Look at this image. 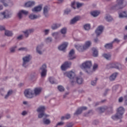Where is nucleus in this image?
Returning a JSON list of instances; mask_svg holds the SVG:
<instances>
[{
    "label": "nucleus",
    "mask_w": 127,
    "mask_h": 127,
    "mask_svg": "<svg viewBox=\"0 0 127 127\" xmlns=\"http://www.w3.org/2000/svg\"><path fill=\"white\" fill-rule=\"evenodd\" d=\"M82 114V109L80 108H78L74 114V116H78V115H81Z\"/></svg>",
    "instance_id": "e433bc0d"
},
{
    "label": "nucleus",
    "mask_w": 127,
    "mask_h": 127,
    "mask_svg": "<svg viewBox=\"0 0 127 127\" xmlns=\"http://www.w3.org/2000/svg\"><path fill=\"white\" fill-rule=\"evenodd\" d=\"M61 26V24L60 23H56L54 24L52 26V29L53 30H55V29H57V28H59Z\"/></svg>",
    "instance_id": "5701e85b"
},
{
    "label": "nucleus",
    "mask_w": 127,
    "mask_h": 127,
    "mask_svg": "<svg viewBox=\"0 0 127 127\" xmlns=\"http://www.w3.org/2000/svg\"><path fill=\"white\" fill-rule=\"evenodd\" d=\"M91 67H92V62L91 61H86L80 65V68L84 69L87 74H92L93 73V71L91 69Z\"/></svg>",
    "instance_id": "f03ea898"
},
{
    "label": "nucleus",
    "mask_w": 127,
    "mask_h": 127,
    "mask_svg": "<svg viewBox=\"0 0 127 127\" xmlns=\"http://www.w3.org/2000/svg\"><path fill=\"white\" fill-rule=\"evenodd\" d=\"M81 19L80 16H76L74 17L73 19H72L69 23L70 24H75V23H77V21H79V20Z\"/></svg>",
    "instance_id": "dca6fc26"
},
{
    "label": "nucleus",
    "mask_w": 127,
    "mask_h": 127,
    "mask_svg": "<svg viewBox=\"0 0 127 127\" xmlns=\"http://www.w3.org/2000/svg\"><path fill=\"white\" fill-rule=\"evenodd\" d=\"M4 16L1 14V13L0 14V20H2V19H4Z\"/></svg>",
    "instance_id": "13d9d810"
},
{
    "label": "nucleus",
    "mask_w": 127,
    "mask_h": 127,
    "mask_svg": "<svg viewBox=\"0 0 127 127\" xmlns=\"http://www.w3.org/2000/svg\"><path fill=\"white\" fill-rule=\"evenodd\" d=\"M34 30L33 29H30L28 30H27L25 31H23V33L24 34V36L27 38L28 37L29 34H30L31 33H33V32H34Z\"/></svg>",
    "instance_id": "a211bd4d"
},
{
    "label": "nucleus",
    "mask_w": 127,
    "mask_h": 127,
    "mask_svg": "<svg viewBox=\"0 0 127 127\" xmlns=\"http://www.w3.org/2000/svg\"><path fill=\"white\" fill-rule=\"evenodd\" d=\"M37 112L38 113H40L38 114L39 119H42L43 117H45L47 118V117H49L48 115L45 113V106H40L37 109Z\"/></svg>",
    "instance_id": "423d86ee"
},
{
    "label": "nucleus",
    "mask_w": 127,
    "mask_h": 127,
    "mask_svg": "<svg viewBox=\"0 0 127 127\" xmlns=\"http://www.w3.org/2000/svg\"><path fill=\"white\" fill-rule=\"evenodd\" d=\"M45 42L46 43H50V42H52V38L48 37L45 39Z\"/></svg>",
    "instance_id": "37998d69"
},
{
    "label": "nucleus",
    "mask_w": 127,
    "mask_h": 127,
    "mask_svg": "<svg viewBox=\"0 0 127 127\" xmlns=\"http://www.w3.org/2000/svg\"><path fill=\"white\" fill-rule=\"evenodd\" d=\"M117 76H118V73L117 72L114 73L112 75H111L110 77V81H114L116 78H117Z\"/></svg>",
    "instance_id": "cd10ccee"
},
{
    "label": "nucleus",
    "mask_w": 127,
    "mask_h": 127,
    "mask_svg": "<svg viewBox=\"0 0 127 127\" xmlns=\"http://www.w3.org/2000/svg\"><path fill=\"white\" fill-rule=\"evenodd\" d=\"M30 57V55H28L23 58V66L25 67V68H26V67L28 66V62H29L31 59Z\"/></svg>",
    "instance_id": "6e6552de"
},
{
    "label": "nucleus",
    "mask_w": 127,
    "mask_h": 127,
    "mask_svg": "<svg viewBox=\"0 0 127 127\" xmlns=\"http://www.w3.org/2000/svg\"><path fill=\"white\" fill-rule=\"evenodd\" d=\"M22 38H23V35H21L17 37V39H18L19 40H21Z\"/></svg>",
    "instance_id": "680f3d73"
},
{
    "label": "nucleus",
    "mask_w": 127,
    "mask_h": 127,
    "mask_svg": "<svg viewBox=\"0 0 127 127\" xmlns=\"http://www.w3.org/2000/svg\"><path fill=\"white\" fill-rule=\"evenodd\" d=\"M66 75L68 78L70 79V82L71 85H75L77 83L80 85L84 82V79L81 76H76L75 72L73 71H69L66 73Z\"/></svg>",
    "instance_id": "f257e3e1"
},
{
    "label": "nucleus",
    "mask_w": 127,
    "mask_h": 127,
    "mask_svg": "<svg viewBox=\"0 0 127 127\" xmlns=\"http://www.w3.org/2000/svg\"><path fill=\"white\" fill-rule=\"evenodd\" d=\"M64 64L65 65L66 68H70L71 65H72V63L71 62H65Z\"/></svg>",
    "instance_id": "4c0bfd02"
},
{
    "label": "nucleus",
    "mask_w": 127,
    "mask_h": 127,
    "mask_svg": "<svg viewBox=\"0 0 127 127\" xmlns=\"http://www.w3.org/2000/svg\"><path fill=\"white\" fill-rule=\"evenodd\" d=\"M40 72H41V77H45L47 73V66L46 64H44L40 68Z\"/></svg>",
    "instance_id": "0eeeda50"
},
{
    "label": "nucleus",
    "mask_w": 127,
    "mask_h": 127,
    "mask_svg": "<svg viewBox=\"0 0 127 127\" xmlns=\"http://www.w3.org/2000/svg\"><path fill=\"white\" fill-rule=\"evenodd\" d=\"M91 26L90 25V24H86L85 25H84V28L85 29V30H89V29H90Z\"/></svg>",
    "instance_id": "79ce46f5"
},
{
    "label": "nucleus",
    "mask_w": 127,
    "mask_h": 127,
    "mask_svg": "<svg viewBox=\"0 0 127 127\" xmlns=\"http://www.w3.org/2000/svg\"><path fill=\"white\" fill-rule=\"evenodd\" d=\"M49 7L45 6L43 8V13L45 17H48L49 16Z\"/></svg>",
    "instance_id": "4468645a"
},
{
    "label": "nucleus",
    "mask_w": 127,
    "mask_h": 127,
    "mask_svg": "<svg viewBox=\"0 0 127 127\" xmlns=\"http://www.w3.org/2000/svg\"><path fill=\"white\" fill-rule=\"evenodd\" d=\"M1 14L4 16V18H10L11 15H12V13L8 10H5L1 12Z\"/></svg>",
    "instance_id": "9d476101"
},
{
    "label": "nucleus",
    "mask_w": 127,
    "mask_h": 127,
    "mask_svg": "<svg viewBox=\"0 0 127 127\" xmlns=\"http://www.w3.org/2000/svg\"><path fill=\"white\" fill-rule=\"evenodd\" d=\"M108 68H115V69H121L122 64L118 63H113L112 64H109L107 65Z\"/></svg>",
    "instance_id": "1a4fd4ad"
},
{
    "label": "nucleus",
    "mask_w": 127,
    "mask_h": 127,
    "mask_svg": "<svg viewBox=\"0 0 127 127\" xmlns=\"http://www.w3.org/2000/svg\"><path fill=\"white\" fill-rule=\"evenodd\" d=\"M124 113H125V108L123 107H120L117 109L116 114L112 117V119L114 121H116V120H119L120 119H123Z\"/></svg>",
    "instance_id": "20e7f679"
},
{
    "label": "nucleus",
    "mask_w": 127,
    "mask_h": 127,
    "mask_svg": "<svg viewBox=\"0 0 127 127\" xmlns=\"http://www.w3.org/2000/svg\"><path fill=\"white\" fill-rule=\"evenodd\" d=\"M123 101H124V98L123 97L119 98V103H123Z\"/></svg>",
    "instance_id": "bf43d9fd"
},
{
    "label": "nucleus",
    "mask_w": 127,
    "mask_h": 127,
    "mask_svg": "<svg viewBox=\"0 0 127 127\" xmlns=\"http://www.w3.org/2000/svg\"><path fill=\"white\" fill-rule=\"evenodd\" d=\"M19 51H27V48L21 47L18 49Z\"/></svg>",
    "instance_id": "09e8293b"
},
{
    "label": "nucleus",
    "mask_w": 127,
    "mask_h": 127,
    "mask_svg": "<svg viewBox=\"0 0 127 127\" xmlns=\"http://www.w3.org/2000/svg\"><path fill=\"white\" fill-rule=\"evenodd\" d=\"M0 2L3 3L4 6H8L9 4L10 0H0Z\"/></svg>",
    "instance_id": "b1692460"
},
{
    "label": "nucleus",
    "mask_w": 127,
    "mask_h": 127,
    "mask_svg": "<svg viewBox=\"0 0 127 127\" xmlns=\"http://www.w3.org/2000/svg\"><path fill=\"white\" fill-rule=\"evenodd\" d=\"M120 40H119L118 38H115L113 42H112V44H114L115 42H116L117 43H119L120 42Z\"/></svg>",
    "instance_id": "4d7b16f0"
},
{
    "label": "nucleus",
    "mask_w": 127,
    "mask_h": 127,
    "mask_svg": "<svg viewBox=\"0 0 127 127\" xmlns=\"http://www.w3.org/2000/svg\"><path fill=\"white\" fill-rule=\"evenodd\" d=\"M40 15H35V14H31L29 15V18H30V19H37V18H39V17H40Z\"/></svg>",
    "instance_id": "4be33fe9"
},
{
    "label": "nucleus",
    "mask_w": 127,
    "mask_h": 127,
    "mask_svg": "<svg viewBox=\"0 0 127 127\" xmlns=\"http://www.w3.org/2000/svg\"><path fill=\"white\" fill-rule=\"evenodd\" d=\"M16 46H14L10 49L11 53H14L15 52V49H16Z\"/></svg>",
    "instance_id": "49530a36"
},
{
    "label": "nucleus",
    "mask_w": 127,
    "mask_h": 127,
    "mask_svg": "<svg viewBox=\"0 0 127 127\" xmlns=\"http://www.w3.org/2000/svg\"><path fill=\"white\" fill-rule=\"evenodd\" d=\"M91 44H92L91 41H87L85 42V44L83 46L79 45H75V47L79 52H83L85 50H87L91 46Z\"/></svg>",
    "instance_id": "39448f33"
},
{
    "label": "nucleus",
    "mask_w": 127,
    "mask_h": 127,
    "mask_svg": "<svg viewBox=\"0 0 127 127\" xmlns=\"http://www.w3.org/2000/svg\"><path fill=\"white\" fill-rule=\"evenodd\" d=\"M49 81L51 84H55V79L53 77H50Z\"/></svg>",
    "instance_id": "de8ad7c7"
},
{
    "label": "nucleus",
    "mask_w": 127,
    "mask_h": 127,
    "mask_svg": "<svg viewBox=\"0 0 127 127\" xmlns=\"http://www.w3.org/2000/svg\"><path fill=\"white\" fill-rule=\"evenodd\" d=\"M41 49H42V46L39 45L36 48V52L38 54H40V55H42V52L41 51Z\"/></svg>",
    "instance_id": "bb28decb"
},
{
    "label": "nucleus",
    "mask_w": 127,
    "mask_h": 127,
    "mask_svg": "<svg viewBox=\"0 0 127 127\" xmlns=\"http://www.w3.org/2000/svg\"><path fill=\"white\" fill-rule=\"evenodd\" d=\"M116 4L113 5L111 7V9L113 10H118V9H121L124 8L125 6H127V1L124 0H117Z\"/></svg>",
    "instance_id": "7ed1b4c3"
},
{
    "label": "nucleus",
    "mask_w": 127,
    "mask_h": 127,
    "mask_svg": "<svg viewBox=\"0 0 127 127\" xmlns=\"http://www.w3.org/2000/svg\"><path fill=\"white\" fill-rule=\"evenodd\" d=\"M70 12H71V10L70 9H66L64 11V13H65V14H68Z\"/></svg>",
    "instance_id": "6e6d98bb"
},
{
    "label": "nucleus",
    "mask_w": 127,
    "mask_h": 127,
    "mask_svg": "<svg viewBox=\"0 0 127 127\" xmlns=\"http://www.w3.org/2000/svg\"><path fill=\"white\" fill-rule=\"evenodd\" d=\"M74 54H75V51L72 49L69 52L68 55V60H73V59H75V58H76V57Z\"/></svg>",
    "instance_id": "2eb2a0df"
},
{
    "label": "nucleus",
    "mask_w": 127,
    "mask_h": 127,
    "mask_svg": "<svg viewBox=\"0 0 127 127\" xmlns=\"http://www.w3.org/2000/svg\"><path fill=\"white\" fill-rule=\"evenodd\" d=\"M35 2L34 1H29L26 3H25V6L26 7H30L31 6H33V5H35Z\"/></svg>",
    "instance_id": "aec40b11"
},
{
    "label": "nucleus",
    "mask_w": 127,
    "mask_h": 127,
    "mask_svg": "<svg viewBox=\"0 0 127 127\" xmlns=\"http://www.w3.org/2000/svg\"><path fill=\"white\" fill-rule=\"evenodd\" d=\"M58 90L60 91V92H64L65 88L61 85H59L58 87Z\"/></svg>",
    "instance_id": "a19ab883"
},
{
    "label": "nucleus",
    "mask_w": 127,
    "mask_h": 127,
    "mask_svg": "<svg viewBox=\"0 0 127 127\" xmlns=\"http://www.w3.org/2000/svg\"><path fill=\"white\" fill-rule=\"evenodd\" d=\"M67 68V67L65 66L64 64H63L61 66V69L62 70V71H65Z\"/></svg>",
    "instance_id": "a18cd8bd"
},
{
    "label": "nucleus",
    "mask_w": 127,
    "mask_h": 127,
    "mask_svg": "<svg viewBox=\"0 0 127 127\" xmlns=\"http://www.w3.org/2000/svg\"><path fill=\"white\" fill-rule=\"evenodd\" d=\"M91 15L92 16H94V17H96V16H98L100 14V12L98 11H94L91 12Z\"/></svg>",
    "instance_id": "72a5a7b5"
},
{
    "label": "nucleus",
    "mask_w": 127,
    "mask_h": 127,
    "mask_svg": "<svg viewBox=\"0 0 127 127\" xmlns=\"http://www.w3.org/2000/svg\"><path fill=\"white\" fill-rule=\"evenodd\" d=\"M105 19H106L107 21H112V20H113V18L111 15H107V16L105 17Z\"/></svg>",
    "instance_id": "ea45409f"
},
{
    "label": "nucleus",
    "mask_w": 127,
    "mask_h": 127,
    "mask_svg": "<svg viewBox=\"0 0 127 127\" xmlns=\"http://www.w3.org/2000/svg\"><path fill=\"white\" fill-rule=\"evenodd\" d=\"M4 29H5V28L4 27V26L0 25V31L4 30Z\"/></svg>",
    "instance_id": "0e129e2a"
},
{
    "label": "nucleus",
    "mask_w": 127,
    "mask_h": 127,
    "mask_svg": "<svg viewBox=\"0 0 127 127\" xmlns=\"http://www.w3.org/2000/svg\"><path fill=\"white\" fill-rule=\"evenodd\" d=\"M22 14H25V15H26L28 14V11L24 10H20L17 14V16L19 19H22V17H23V15Z\"/></svg>",
    "instance_id": "9b49d317"
},
{
    "label": "nucleus",
    "mask_w": 127,
    "mask_h": 127,
    "mask_svg": "<svg viewBox=\"0 0 127 127\" xmlns=\"http://www.w3.org/2000/svg\"><path fill=\"white\" fill-rule=\"evenodd\" d=\"M80 109H81V111L82 112L83 110H87V107H80Z\"/></svg>",
    "instance_id": "338daca9"
},
{
    "label": "nucleus",
    "mask_w": 127,
    "mask_h": 127,
    "mask_svg": "<svg viewBox=\"0 0 127 127\" xmlns=\"http://www.w3.org/2000/svg\"><path fill=\"white\" fill-rule=\"evenodd\" d=\"M107 107H100L97 109L99 113H104L106 110H107Z\"/></svg>",
    "instance_id": "473e14b6"
},
{
    "label": "nucleus",
    "mask_w": 127,
    "mask_h": 127,
    "mask_svg": "<svg viewBox=\"0 0 127 127\" xmlns=\"http://www.w3.org/2000/svg\"><path fill=\"white\" fill-rule=\"evenodd\" d=\"M103 30H104V26L102 25L98 26L95 31L97 36H99L101 34L102 32H103Z\"/></svg>",
    "instance_id": "ddd939ff"
},
{
    "label": "nucleus",
    "mask_w": 127,
    "mask_h": 127,
    "mask_svg": "<svg viewBox=\"0 0 127 127\" xmlns=\"http://www.w3.org/2000/svg\"><path fill=\"white\" fill-rule=\"evenodd\" d=\"M97 68H98V64H94L93 67V69H91V71H92V72L93 71H96V70L97 69Z\"/></svg>",
    "instance_id": "864d4df0"
},
{
    "label": "nucleus",
    "mask_w": 127,
    "mask_h": 127,
    "mask_svg": "<svg viewBox=\"0 0 127 127\" xmlns=\"http://www.w3.org/2000/svg\"><path fill=\"white\" fill-rule=\"evenodd\" d=\"M67 46H68V43H64L60 46L58 48L59 50H61V51H64V50L67 48Z\"/></svg>",
    "instance_id": "6ab92c4d"
},
{
    "label": "nucleus",
    "mask_w": 127,
    "mask_h": 127,
    "mask_svg": "<svg viewBox=\"0 0 127 127\" xmlns=\"http://www.w3.org/2000/svg\"><path fill=\"white\" fill-rule=\"evenodd\" d=\"M41 9H42V6H41V5H39L33 8L32 11L33 12H38V11H41Z\"/></svg>",
    "instance_id": "412c9836"
},
{
    "label": "nucleus",
    "mask_w": 127,
    "mask_h": 127,
    "mask_svg": "<svg viewBox=\"0 0 127 127\" xmlns=\"http://www.w3.org/2000/svg\"><path fill=\"white\" fill-rule=\"evenodd\" d=\"M43 123L44 125H50L51 121L49 119H44L43 120Z\"/></svg>",
    "instance_id": "c9c22d12"
},
{
    "label": "nucleus",
    "mask_w": 127,
    "mask_h": 127,
    "mask_svg": "<svg viewBox=\"0 0 127 127\" xmlns=\"http://www.w3.org/2000/svg\"><path fill=\"white\" fill-rule=\"evenodd\" d=\"M92 51H93V56L94 57H97L98 55H99L98 50L95 48H93Z\"/></svg>",
    "instance_id": "393cba45"
},
{
    "label": "nucleus",
    "mask_w": 127,
    "mask_h": 127,
    "mask_svg": "<svg viewBox=\"0 0 127 127\" xmlns=\"http://www.w3.org/2000/svg\"><path fill=\"white\" fill-rule=\"evenodd\" d=\"M74 126V123H66L64 127H73Z\"/></svg>",
    "instance_id": "c03bdc74"
},
{
    "label": "nucleus",
    "mask_w": 127,
    "mask_h": 127,
    "mask_svg": "<svg viewBox=\"0 0 127 127\" xmlns=\"http://www.w3.org/2000/svg\"><path fill=\"white\" fill-rule=\"evenodd\" d=\"M4 34L6 36H12V32L10 31L5 30Z\"/></svg>",
    "instance_id": "f704fd0d"
},
{
    "label": "nucleus",
    "mask_w": 127,
    "mask_h": 127,
    "mask_svg": "<svg viewBox=\"0 0 127 127\" xmlns=\"http://www.w3.org/2000/svg\"><path fill=\"white\" fill-rule=\"evenodd\" d=\"M97 81H98V78H96L95 80L91 81V85L92 86H96V84H97Z\"/></svg>",
    "instance_id": "3c124183"
},
{
    "label": "nucleus",
    "mask_w": 127,
    "mask_h": 127,
    "mask_svg": "<svg viewBox=\"0 0 127 127\" xmlns=\"http://www.w3.org/2000/svg\"><path fill=\"white\" fill-rule=\"evenodd\" d=\"M68 95H69V93L68 92L65 93V94L64 95V98H66V96H68Z\"/></svg>",
    "instance_id": "774afa93"
},
{
    "label": "nucleus",
    "mask_w": 127,
    "mask_h": 127,
    "mask_svg": "<svg viewBox=\"0 0 127 127\" xmlns=\"http://www.w3.org/2000/svg\"><path fill=\"white\" fill-rule=\"evenodd\" d=\"M34 94L36 96H39L40 94H41L42 92V88L41 87H36L34 90Z\"/></svg>",
    "instance_id": "f3484780"
},
{
    "label": "nucleus",
    "mask_w": 127,
    "mask_h": 127,
    "mask_svg": "<svg viewBox=\"0 0 127 127\" xmlns=\"http://www.w3.org/2000/svg\"><path fill=\"white\" fill-rule=\"evenodd\" d=\"M27 115V112L25 111H23L22 113H21L22 116H26Z\"/></svg>",
    "instance_id": "e2e57ef3"
},
{
    "label": "nucleus",
    "mask_w": 127,
    "mask_h": 127,
    "mask_svg": "<svg viewBox=\"0 0 127 127\" xmlns=\"http://www.w3.org/2000/svg\"><path fill=\"white\" fill-rule=\"evenodd\" d=\"M104 47L106 49H112L113 48V43L111 42V43L106 44Z\"/></svg>",
    "instance_id": "7c9ffc66"
},
{
    "label": "nucleus",
    "mask_w": 127,
    "mask_h": 127,
    "mask_svg": "<svg viewBox=\"0 0 127 127\" xmlns=\"http://www.w3.org/2000/svg\"><path fill=\"white\" fill-rule=\"evenodd\" d=\"M109 91H110V89H106L105 90V91L104 93V96H106V95H107V94H108V92Z\"/></svg>",
    "instance_id": "052dcab7"
},
{
    "label": "nucleus",
    "mask_w": 127,
    "mask_h": 127,
    "mask_svg": "<svg viewBox=\"0 0 127 127\" xmlns=\"http://www.w3.org/2000/svg\"><path fill=\"white\" fill-rule=\"evenodd\" d=\"M76 6L77 7V3L74 1L71 3V7L74 8V9L76 8Z\"/></svg>",
    "instance_id": "8fccbe9b"
},
{
    "label": "nucleus",
    "mask_w": 127,
    "mask_h": 127,
    "mask_svg": "<svg viewBox=\"0 0 127 127\" xmlns=\"http://www.w3.org/2000/svg\"><path fill=\"white\" fill-rule=\"evenodd\" d=\"M65 117L66 120H69V119H70V118H71V116L69 114L66 115Z\"/></svg>",
    "instance_id": "69168bd1"
},
{
    "label": "nucleus",
    "mask_w": 127,
    "mask_h": 127,
    "mask_svg": "<svg viewBox=\"0 0 127 127\" xmlns=\"http://www.w3.org/2000/svg\"><path fill=\"white\" fill-rule=\"evenodd\" d=\"M24 95L27 98H32L33 93L31 89H26L24 92Z\"/></svg>",
    "instance_id": "f8f14e48"
},
{
    "label": "nucleus",
    "mask_w": 127,
    "mask_h": 127,
    "mask_svg": "<svg viewBox=\"0 0 127 127\" xmlns=\"http://www.w3.org/2000/svg\"><path fill=\"white\" fill-rule=\"evenodd\" d=\"M52 35L53 37H54L56 40H58V37H59V32H54L52 34Z\"/></svg>",
    "instance_id": "c756f323"
},
{
    "label": "nucleus",
    "mask_w": 127,
    "mask_h": 127,
    "mask_svg": "<svg viewBox=\"0 0 127 127\" xmlns=\"http://www.w3.org/2000/svg\"><path fill=\"white\" fill-rule=\"evenodd\" d=\"M61 33L63 34V37H65V34L67 33V28L64 27L61 30Z\"/></svg>",
    "instance_id": "c85d7f7f"
},
{
    "label": "nucleus",
    "mask_w": 127,
    "mask_h": 127,
    "mask_svg": "<svg viewBox=\"0 0 127 127\" xmlns=\"http://www.w3.org/2000/svg\"><path fill=\"white\" fill-rule=\"evenodd\" d=\"M82 5H83V3H79V2L76 3V7H77V8H79V7H81Z\"/></svg>",
    "instance_id": "5fc2aeb1"
},
{
    "label": "nucleus",
    "mask_w": 127,
    "mask_h": 127,
    "mask_svg": "<svg viewBox=\"0 0 127 127\" xmlns=\"http://www.w3.org/2000/svg\"><path fill=\"white\" fill-rule=\"evenodd\" d=\"M103 56L104 58L107 59V60H110L112 57V55H111V54H104Z\"/></svg>",
    "instance_id": "2f4dec72"
},
{
    "label": "nucleus",
    "mask_w": 127,
    "mask_h": 127,
    "mask_svg": "<svg viewBox=\"0 0 127 127\" xmlns=\"http://www.w3.org/2000/svg\"><path fill=\"white\" fill-rule=\"evenodd\" d=\"M119 17L120 18H123L124 17H127V11H123L119 13Z\"/></svg>",
    "instance_id": "a878e982"
},
{
    "label": "nucleus",
    "mask_w": 127,
    "mask_h": 127,
    "mask_svg": "<svg viewBox=\"0 0 127 127\" xmlns=\"http://www.w3.org/2000/svg\"><path fill=\"white\" fill-rule=\"evenodd\" d=\"M49 31H50V29H45L43 32H44L45 35H48L49 33Z\"/></svg>",
    "instance_id": "603ef678"
},
{
    "label": "nucleus",
    "mask_w": 127,
    "mask_h": 127,
    "mask_svg": "<svg viewBox=\"0 0 127 127\" xmlns=\"http://www.w3.org/2000/svg\"><path fill=\"white\" fill-rule=\"evenodd\" d=\"M12 94V90H9L7 93V94L5 96L4 99H7Z\"/></svg>",
    "instance_id": "58836bf2"
}]
</instances>
